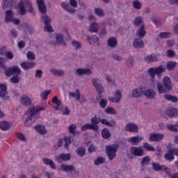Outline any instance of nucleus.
I'll use <instances>...</instances> for the list:
<instances>
[{
	"label": "nucleus",
	"instance_id": "nucleus-23",
	"mask_svg": "<svg viewBox=\"0 0 178 178\" xmlns=\"http://www.w3.org/2000/svg\"><path fill=\"white\" fill-rule=\"evenodd\" d=\"M21 67L24 69V70H29L30 69H33L34 66H35V63L34 62H22L20 64Z\"/></svg>",
	"mask_w": 178,
	"mask_h": 178
},
{
	"label": "nucleus",
	"instance_id": "nucleus-1",
	"mask_svg": "<svg viewBox=\"0 0 178 178\" xmlns=\"http://www.w3.org/2000/svg\"><path fill=\"white\" fill-rule=\"evenodd\" d=\"M17 8L19 9V15L24 16V15H27V8L28 12L31 13L33 16H35V10H34V8L33 7V3L29 0H21L18 5Z\"/></svg>",
	"mask_w": 178,
	"mask_h": 178
},
{
	"label": "nucleus",
	"instance_id": "nucleus-50",
	"mask_svg": "<svg viewBox=\"0 0 178 178\" xmlns=\"http://www.w3.org/2000/svg\"><path fill=\"white\" fill-rule=\"evenodd\" d=\"M76 153L78 155H79V156L83 158V156L86 155V148L84 147H78L76 149Z\"/></svg>",
	"mask_w": 178,
	"mask_h": 178
},
{
	"label": "nucleus",
	"instance_id": "nucleus-40",
	"mask_svg": "<svg viewBox=\"0 0 178 178\" xmlns=\"http://www.w3.org/2000/svg\"><path fill=\"white\" fill-rule=\"evenodd\" d=\"M102 136L103 138L108 140V138H111L112 134H111V131H109V129L104 128L102 131Z\"/></svg>",
	"mask_w": 178,
	"mask_h": 178
},
{
	"label": "nucleus",
	"instance_id": "nucleus-11",
	"mask_svg": "<svg viewBox=\"0 0 178 178\" xmlns=\"http://www.w3.org/2000/svg\"><path fill=\"white\" fill-rule=\"evenodd\" d=\"M60 168L63 172H66L70 175H76V168H74V165L62 164Z\"/></svg>",
	"mask_w": 178,
	"mask_h": 178
},
{
	"label": "nucleus",
	"instance_id": "nucleus-41",
	"mask_svg": "<svg viewBox=\"0 0 178 178\" xmlns=\"http://www.w3.org/2000/svg\"><path fill=\"white\" fill-rule=\"evenodd\" d=\"M157 90L159 91V94H165L168 92V89L162 85L161 83H157Z\"/></svg>",
	"mask_w": 178,
	"mask_h": 178
},
{
	"label": "nucleus",
	"instance_id": "nucleus-36",
	"mask_svg": "<svg viewBox=\"0 0 178 178\" xmlns=\"http://www.w3.org/2000/svg\"><path fill=\"white\" fill-rule=\"evenodd\" d=\"M164 158L168 162H172V161L175 160V154H173L172 150L170 149L168 153L164 155Z\"/></svg>",
	"mask_w": 178,
	"mask_h": 178
},
{
	"label": "nucleus",
	"instance_id": "nucleus-58",
	"mask_svg": "<svg viewBox=\"0 0 178 178\" xmlns=\"http://www.w3.org/2000/svg\"><path fill=\"white\" fill-rule=\"evenodd\" d=\"M102 163H105V158L104 157H98L95 161V165H96V166H99V165H101Z\"/></svg>",
	"mask_w": 178,
	"mask_h": 178
},
{
	"label": "nucleus",
	"instance_id": "nucleus-24",
	"mask_svg": "<svg viewBox=\"0 0 178 178\" xmlns=\"http://www.w3.org/2000/svg\"><path fill=\"white\" fill-rule=\"evenodd\" d=\"M107 45L110 48H116L118 45V40L115 37H111L107 40Z\"/></svg>",
	"mask_w": 178,
	"mask_h": 178
},
{
	"label": "nucleus",
	"instance_id": "nucleus-20",
	"mask_svg": "<svg viewBox=\"0 0 178 178\" xmlns=\"http://www.w3.org/2000/svg\"><path fill=\"white\" fill-rule=\"evenodd\" d=\"M62 8L65 9L66 12H68V13L74 14L76 13V9L72 8L70 6V3H67L66 2H63L61 4Z\"/></svg>",
	"mask_w": 178,
	"mask_h": 178
},
{
	"label": "nucleus",
	"instance_id": "nucleus-39",
	"mask_svg": "<svg viewBox=\"0 0 178 178\" xmlns=\"http://www.w3.org/2000/svg\"><path fill=\"white\" fill-rule=\"evenodd\" d=\"M156 60H158V59L156 56H155L154 54L147 56L145 58V62H146V63H152V62H156Z\"/></svg>",
	"mask_w": 178,
	"mask_h": 178
},
{
	"label": "nucleus",
	"instance_id": "nucleus-52",
	"mask_svg": "<svg viewBox=\"0 0 178 178\" xmlns=\"http://www.w3.org/2000/svg\"><path fill=\"white\" fill-rule=\"evenodd\" d=\"M104 111L107 115H116L118 113V111L112 107H107Z\"/></svg>",
	"mask_w": 178,
	"mask_h": 178
},
{
	"label": "nucleus",
	"instance_id": "nucleus-46",
	"mask_svg": "<svg viewBox=\"0 0 178 178\" xmlns=\"http://www.w3.org/2000/svg\"><path fill=\"white\" fill-rule=\"evenodd\" d=\"M101 123V117H97L95 115L93 118H91V123L93 126H98V124Z\"/></svg>",
	"mask_w": 178,
	"mask_h": 178
},
{
	"label": "nucleus",
	"instance_id": "nucleus-57",
	"mask_svg": "<svg viewBox=\"0 0 178 178\" xmlns=\"http://www.w3.org/2000/svg\"><path fill=\"white\" fill-rule=\"evenodd\" d=\"M107 105H108V100H106V99H100L99 106L102 108V109H105Z\"/></svg>",
	"mask_w": 178,
	"mask_h": 178
},
{
	"label": "nucleus",
	"instance_id": "nucleus-35",
	"mask_svg": "<svg viewBox=\"0 0 178 178\" xmlns=\"http://www.w3.org/2000/svg\"><path fill=\"white\" fill-rule=\"evenodd\" d=\"M42 162L43 163H44V165H49L50 168H51V169H56V165H55V163H54V161L50 159L44 158L42 159Z\"/></svg>",
	"mask_w": 178,
	"mask_h": 178
},
{
	"label": "nucleus",
	"instance_id": "nucleus-43",
	"mask_svg": "<svg viewBox=\"0 0 178 178\" xmlns=\"http://www.w3.org/2000/svg\"><path fill=\"white\" fill-rule=\"evenodd\" d=\"M63 140L65 141L64 147L65 148H69L70 144H72V142L73 141V136H65Z\"/></svg>",
	"mask_w": 178,
	"mask_h": 178
},
{
	"label": "nucleus",
	"instance_id": "nucleus-38",
	"mask_svg": "<svg viewBox=\"0 0 178 178\" xmlns=\"http://www.w3.org/2000/svg\"><path fill=\"white\" fill-rule=\"evenodd\" d=\"M34 129L40 134H47V129L44 125H37L34 127Z\"/></svg>",
	"mask_w": 178,
	"mask_h": 178
},
{
	"label": "nucleus",
	"instance_id": "nucleus-21",
	"mask_svg": "<svg viewBox=\"0 0 178 178\" xmlns=\"http://www.w3.org/2000/svg\"><path fill=\"white\" fill-rule=\"evenodd\" d=\"M36 2L40 12L42 13H47V6H45L44 0H37Z\"/></svg>",
	"mask_w": 178,
	"mask_h": 178
},
{
	"label": "nucleus",
	"instance_id": "nucleus-27",
	"mask_svg": "<svg viewBox=\"0 0 178 178\" xmlns=\"http://www.w3.org/2000/svg\"><path fill=\"white\" fill-rule=\"evenodd\" d=\"M134 47L137 49H141V48H144V42L141 38H136L134 41Z\"/></svg>",
	"mask_w": 178,
	"mask_h": 178
},
{
	"label": "nucleus",
	"instance_id": "nucleus-19",
	"mask_svg": "<svg viewBox=\"0 0 178 178\" xmlns=\"http://www.w3.org/2000/svg\"><path fill=\"white\" fill-rule=\"evenodd\" d=\"M52 102L56 106L55 107L56 111H61V109L63 108V104H62V101L58 99V97L55 96L52 99Z\"/></svg>",
	"mask_w": 178,
	"mask_h": 178
},
{
	"label": "nucleus",
	"instance_id": "nucleus-45",
	"mask_svg": "<svg viewBox=\"0 0 178 178\" xmlns=\"http://www.w3.org/2000/svg\"><path fill=\"white\" fill-rule=\"evenodd\" d=\"M41 19L44 26L47 24H51V22H52V19H51V17H49V16L47 15H42Z\"/></svg>",
	"mask_w": 178,
	"mask_h": 178
},
{
	"label": "nucleus",
	"instance_id": "nucleus-54",
	"mask_svg": "<svg viewBox=\"0 0 178 178\" xmlns=\"http://www.w3.org/2000/svg\"><path fill=\"white\" fill-rule=\"evenodd\" d=\"M132 5L135 9H138V10L141 9V8L143 6V4L138 0L134 1L132 3Z\"/></svg>",
	"mask_w": 178,
	"mask_h": 178
},
{
	"label": "nucleus",
	"instance_id": "nucleus-44",
	"mask_svg": "<svg viewBox=\"0 0 178 178\" xmlns=\"http://www.w3.org/2000/svg\"><path fill=\"white\" fill-rule=\"evenodd\" d=\"M164 99H166V101H170L174 104H176V102H177L178 101V99L176 96H173L171 95H164Z\"/></svg>",
	"mask_w": 178,
	"mask_h": 178
},
{
	"label": "nucleus",
	"instance_id": "nucleus-22",
	"mask_svg": "<svg viewBox=\"0 0 178 178\" xmlns=\"http://www.w3.org/2000/svg\"><path fill=\"white\" fill-rule=\"evenodd\" d=\"M129 143H130L132 145H138V143L143 141V137L140 136H136L134 137H131L128 140Z\"/></svg>",
	"mask_w": 178,
	"mask_h": 178
},
{
	"label": "nucleus",
	"instance_id": "nucleus-34",
	"mask_svg": "<svg viewBox=\"0 0 178 178\" xmlns=\"http://www.w3.org/2000/svg\"><path fill=\"white\" fill-rule=\"evenodd\" d=\"M76 124H71L69 127H68V130H69V133H70L71 134H73L74 136H80V132L76 131Z\"/></svg>",
	"mask_w": 178,
	"mask_h": 178
},
{
	"label": "nucleus",
	"instance_id": "nucleus-14",
	"mask_svg": "<svg viewBox=\"0 0 178 178\" xmlns=\"http://www.w3.org/2000/svg\"><path fill=\"white\" fill-rule=\"evenodd\" d=\"M163 84L164 87L168 90V91H170L172 88H173V84H172V79L169 78V76H164L163 79Z\"/></svg>",
	"mask_w": 178,
	"mask_h": 178
},
{
	"label": "nucleus",
	"instance_id": "nucleus-31",
	"mask_svg": "<svg viewBox=\"0 0 178 178\" xmlns=\"http://www.w3.org/2000/svg\"><path fill=\"white\" fill-rule=\"evenodd\" d=\"M15 16V13H13V11L11 10H7L6 12V23H10L12 20L13 19V17Z\"/></svg>",
	"mask_w": 178,
	"mask_h": 178
},
{
	"label": "nucleus",
	"instance_id": "nucleus-10",
	"mask_svg": "<svg viewBox=\"0 0 178 178\" xmlns=\"http://www.w3.org/2000/svg\"><path fill=\"white\" fill-rule=\"evenodd\" d=\"M165 138V134H156V133H152L149 137V141H154V142H159L162 141Z\"/></svg>",
	"mask_w": 178,
	"mask_h": 178
},
{
	"label": "nucleus",
	"instance_id": "nucleus-5",
	"mask_svg": "<svg viewBox=\"0 0 178 178\" xmlns=\"http://www.w3.org/2000/svg\"><path fill=\"white\" fill-rule=\"evenodd\" d=\"M13 74H17V76L22 74V70H20L19 66H13L6 70L5 75L6 77H10V76H13Z\"/></svg>",
	"mask_w": 178,
	"mask_h": 178
},
{
	"label": "nucleus",
	"instance_id": "nucleus-60",
	"mask_svg": "<svg viewBox=\"0 0 178 178\" xmlns=\"http://www.w3.org/2000/svg\"><path fill=\"white\" fill-rule=\"evenodd\" d=\"M72 45L75 48V49H80V48H81V44L76 40H72Z\"/></svg>",
	"mask_w": 178,
	"mask_h": 178
},
{
	"label": "nucleus",
	"instance_id": "nucleus-16",
	"mask_svg": "<svg viewBox=\"0 0 178 178\" xmlns=\"http://www.w3.org/2000/svg\"><path fill=\"white\" fill-rule=\"evenodd\" d=\"M122 99V92L120 90H116L114 93V97L109 98V101L119 104Z\"/></svg>",
	"mask_w": 178,
	"mask_h": 178
},
{
	"label": "nucleus",
	"instance_id": "nucleus-56",
	"mask_svg": "<svg viewBox=\"0 0 178 178\" xmlns=\"http://www.w3.org/2000/svg\"><path fill=\"white\" fill-rule=\"evenodd\" d=\"M159 37H160V38H170V37H172V33L169 32L160 33Z\"/></svg>",
	"mask_w": 178,
	"mask_h": 178
},
{
	"label": "nucleus",
	"instance_id": "nucleus-53",
	"mask_svg": "<svg viewBox=\"0 0 178 178\" xmlns=\"http://www.w3.org/2000/svg\"><path fill=\"white\" fill-rule=\"evenodd\" d=\"M95 13L97 15V16H99V17H104L105 16V14L104 13V10L99 8H95Z\"/></svg>",
	"mask_w": 178,
	"mask_h": 178
},
{
	"label": "nucleus",
	"instance_id": "nucleus-9",
	"mask_svg": "<svg viewBox=\"0 0 178 178\" xmlns=\"http://www.w3.org/2000/svg\"><path fill=\"white\" fill-rule=\"evenodd\" d=\"M0 97L9 100V93H8V86L5 83H0Z\"/></svg>",
	"mask_w": 178,
	"mask_h": 178
},
{
	"label": "nucleus",
	"instance_id": "nucleus-32",
	"mask_svg": "<svg viewBox=\"0 0 178 178\" xmlns=\"http://www.w3.org/2000/svg\"><path fill=\"white\" fill-rule=\"evenodd\" d=\"M98 30H99V24H98L97 22H92L90 24L88 31L90 33H98Z\"/></svg>",
	"mask_w": 178,
	"mask_h": 178
},
{
	"label": "nucleus",
	"instance_id": "nucleus-26",
	"mask_svg": "<svg viewBox=\"0 0 178 178\" xmlns=\"http://www.w3.org/2000/svg\"><path fill=\"white\" fill-rule=\"evenodd\" d=\"M77 76H83V74H91V70L90 68H78L76 71Z\"/></svg>",
	"mask_w": 178,
	"mask_h": 178
},
{
	"label": "nucleus",
	"instance_id": "nucleus-2",
	"mask_svg": "<svg viewBox=\"0 0 178 178\" xmlns=\"http://www.w3.org/2000/svg\"><path fill=\"white\" fill-rule=\"evenodd\" d=\"M28 116V118L24 122V126L26 127H29V126H31L37 120L38 118H40V115L38 114V111L35 107L31 106L28 111L24 114V116Z\"/></svg>",
	"mask_w": 178,
	"mask_h": 178
},
{
	"label": "nucleus",
	"instance_id": "nucleus-17",
	"mask_svg": "<svg viewBox=\"0 0 178 178\" xmlns=\"http://www.w3.org/2000/svg\"><path fill=\"white\" fill-rule=\"evenodd\" d=\"M143 95H145L148 99H155V92L152 89H145L144 88V93Z\"/></svg>",
	"mask_w": 178,
	"mask_h": 178
},
{
	"label": "nucleus",
	"instance_id": "nucleus-55",
	"mask_svg": "<svg viewBox=\"0 0 178 178\" xmlns=\"http://www.w3.org/2000/svg\"><path fill=\"white\" fill-rule=\"evenodd\" d=\"M10 81L13 84H18L20 81V78L17 75H14L10 78Z\"/></svg>",
	"mask_w": 178,
	"mask_h": 178
},
{
	"label": "nucleus",
	"instance_id": "nucleus-59",
	"mask_svg": "<svg viewBox=\"0 0 178 178\" xmlns=\"http://www.w3.org/2000/svg\"><path fill=\"white\" fill-rule=\"evenodd\" d=\"M51 94V90H44L42 93H41L42 99H48V95Z\"/></svg>",
	"mask_w": 178,
	"mask_h": 178
},
{
	"label": "nucleus",
	"instance_id": "nucleus-42",
	"mask_svg": "<svg viewBox=\"0 0 178 178\" xmlns=\"http://www.w3.org/2000/svg\"><path fill=\"white\" fill-rule=\"evenodd\" d=\"M9 127H10V124L7 121H1L0 122V129L6 131V130H9Z\"/></svg>",
	"mask_w": 178,
	"mask_h": 178
},
{
	"label": "nucleus",
	"instance_id": "nucleus-33",
	"mask_svg": "<svg viewBox=\"0 0 178 178\" xmlns=\"http://www.w3.org/2000/svg\"><path fill=\"white\" fill-rule=\"evenodd\" d=\"M100 123L105 126H108V127H115V126H116V122H115V120H111L108 122L106 119H101Z\"/></svg>",
	"mask_w": 178,
	"mask_h": 178
},
{
	"label": "nucleus",
	"instance_id": "nucleus-8",
	"mask_svg": "<svg viewBox=\"0 0 178 178\" xmlns=\"http://www.w3.org/2000/svg\"><path fill=\"white\" fill-rule=\"evenodd\" d=\"M92 84L93 85V87L96 88V90L99 94H102V92H104V86H102V83H101V80L97 78H94L92 79Z\"/></svg>",
	"mask_w": 178,
	"mask_h": 178
},
{
	"label": "nucleus",
	"instance_id": "nucleus-48",
	"mask_svg": "<svg viewBox=\"0 0 178 178\" xmlns=\"http://www.w3.org/2000/svg\"><path fill=\"white\" fill-rule=\"evenodd\" d=\"M166 128L168 130H170V131H173V133H177L178 129H177V124H167Z\"/></svg>",
	"mask_w": 178,
	"mask_h": 178
},
{
	"label": "nucleus",
	"instance_id": "nucleus-3",
	"mask_svg": "<svg viewBox=\"0 0 178 178\" xmlns=\"http://www.w3.org/2000/svg\"><path fill=\"white\" fill-rule=\"evenodd\" d=\"M166 71V67H165L164 65H159L156 67H151L148 70V73L150 76V77L154 79H155V74H157V76H160L161 74L163 73V72Z\"/></svg>",
	"mask_w": 178,
	"mask_h": 178
},
{
	"label": "nucleus",
	"instance_id": "nucleus-6",
	"mask_svg": "<svg viewBox=\"0 0 178 178\" xmlns=\"http://www.w3.org/2000/svg\"><path fill=\"white\" fill-rule=\"evenodd\" d=\"M50 44H51V45H56V44H60L61 45H66V43L63 40V35H57L56 36L54 35H51Z\"/></svg>",
	"mask_w": 178,
	"mask_h": 178
},
{
	"label": "nucleus",
	"instance_id": "nucleus-29",
	"mask_svg": "<svg viewBox=\"0 0 178 178\" xmlns=\"http://www.w3.org/2000/svg\"><path fill=\"white\" fill-rule=\"evenodd\" d=\"M21 104L24 105V106H30L31 105V99L27 95H24L21 98Z\"/></svg>",
	"mask_w": 178,
	"mask_h": 178
},
{
	"label": "nucleus",
	"instance_id": "nucleus-62",
	"mask_svg": "<svg viewBox=\"0 0 178 178\" xmlns=\"http://www.w3.org/2000/svg\"><path fill=\"white\" fill-rule=\"evenodd\" d=\"M26 58L29 59L30 60H35V54L31 51H29L26 54Z\"/></svg>",
	"mask_w": 178,
	"mask_h": 178
},
{
	"label": "nucleus",
	"instance_id": "nucleus-37",
	"mask_svg": "<svg viewBox=\"0 0 178 178\" xmlns=\"http://www.w3.org/2000/svg\"><path fill=\"white\" fill-rule=\"evenodd\" d=\"M71 159H72V155L70 153L61 154L58 156L57 161L62 159V161H70Z\"/></svg>",
	"mask_w": 178,
	"mask_h": 178
},
{
	"label": "nucleus",
	"instance_id": "nucleus-4",
	"mask_svg": "<svg viewBox=\"0 0 178 178\" xmlns=\"http://www.w3.org/2000/svg\"><path fill=\"white\" fill-rule=\"evenodd\" d=\"M118 149L119 146L118 145L106 146V154L110 161H113V159H115V157L116 156V152H118Z\"/></svg>",
	"mask_w": 178,
	"mask_h": 178
},
{
	"label": "nucleus",
	"instance_id": "nucleus-63",
	"mask_svg": "<svg viewBox=\"0 0 178 178\" xmlns=\"http://www.w3.org/2000/svg\"><path fill=\"white\" fill-rule=\"evenodd\" d=\"M134 63V58H133V57L128 58V60L126 62V65L127 66H128V67H131Z\"/></svg>",
	"mask_w": 178,
	"mask_h": 178
},
{
	"label": "nucleus",
	"instance_id": "nucleus-49",
	"mask_svg": "<svg viewBox=\"0 0 178 178\" xmlns=\"http://www.w3.org/2000/svg\"><path fill=\"white\" fill-rule=\"evenodd\" d=\"M134 24L136 27L141 26L143 24V17H136L134 20Z\"/></svg>",
	"mask_w": 178,
	"mask_h": 178
},
{
	"label": "nucleus",
	"instance_id": "nucleus-47",
	"mask_svg": "<svg viewBox=\"0 0 178 178\" xmlns=\"http://www.w3.org/2000/svg\"><path fill=\"white\" fill-rule=\"evenodd\" d=\"M176 65H177V62L175 61H169L166 64L167 70H173L174 67H176Z\"/></svg>",
	"mask_w": 178,
	"mask_h": 178
},
{
	"label": "nucleus",
	"instance_id": "nucleus-64",
	"mask_svg": "<svg viewBox=\"0 0 178 178\" xmlns=\"http://www.w3.org/2000/svg\"><path fill=\"white\" fill-rule=\"evenodd\" d=\"M167 56L168 58H175L176 56V52L172 49H169L167 51Z\"/></svg>",
	"mask_w": 178,
	"mask_h": 178
},
{
	"label": "nucleus",
	"instance_id": "nucleus-51",
	"mask_svg": "<svg viewBox=\"0 0 178 178\" xmlns=\"http://www.w3.org/2000/svg\"><path fill=\"white\" fill-rule=\"evenodd\" d=\"M143 148L146 150V151H150V152H154L155 151V147H152V145H151L149 143H143Z\"/></svg>",
	"mask_w": 178,
	"mask_h": 178
},
{
	"label": "nucleus",
	"instance_id": "nucleus-7",
	"mask_svg": "<svg viewBox=\"0 0 178 178\" xmlns=\"http://www.w3.org/2000/svg\"><path fill=\"white\" fill-rule=\"evenodd\" d=\"M130 152L134 156H144L145 155V151H144L143 147L134 146L131 147Z\"/></svg>",
	"mask_w": 178,
	"mask_h": 178
},
{
	"label": "nucleus",
	"instance_id": "nucleus-25",
	"mask_svg": "<svg viewBox=\"0 0 178 178\" xmlns=\"http://www.w3.org/2000/svg\"><path fill=\"white\" fill-rule=\"evenodd\" d=\"M146 34L147 31H145V26H144V24H142V26L136 31V35L139 37V38H144Z\"/></svg>",
	"mask_w": 178,
	"mask_h": 178
},
{
	"label": "nucleus",
	"instance_id": "nucleus-28",
	"mask_svg": "<svg viewBox=\"0 0 178 178\" xmlns=\"http://www.w3.org/2000/svg\"><path fill=\"white\" fill-rule=\"evenodd\" d=\"M50 72L54 76H58V77H62L65 75V71L63 70H57L56 68L50 69Z\"/></svg>",
	"mask_w": 178,
	"mask_h": 178
},
{
	"label": "nucleus",
	"instance_id": "nucleus-30",
	"mask_svg": "<svg viewBox=\"0 0 178 178\" xmlns=\"http://www.w3.org/2000/svg\"><path fill=\"white\" fill-rule=\"evenodd\" d=\"M166 113L170 118H175V116H178V111L175 108H168Z\"/></svg>",
	"mask_w": 178,
	"mask_h": 178
},
{
	"label": "nucleus",
	"instance_id": "nucleus-15",
	"mask_svg": "<svg viewBox=\"0 0 178 178\" xmlns=\"http://www.w3.org/2000/svg\"><path fill=\"white\" fill-rule=\"evenodd\" d=\"M131 95L133 98H140V97H143V95H144V87L134 89L132 91Z\"/></svg>",
	"mask_w": 178,
	"mask_h": 178
},
{
	"label": "nucleus",
	"instance_id": "nucleus-13",
	"mask_svg": "<svg viewBox=\"0 0 178 178\" xmlns=\"http://www.w3.org/2000/svg\"><path fill=\"white\" fill-rule=\"evenodd\" d=\"M125 131L129 133H137L138 131V127L136 124L131 122L127 123L125 126Z\"/></svg>",
	"mask_w": 178,
	"mask_h": 178
},
{
	"label": "nucleus",
	"instance_id": "nucleus-12",
	"mask_svg": "<svg viewBox=\"0 0 178 178\" xmlns=\"http://www.w3.org/2000/svg\"><path fill=\"white\" fill-rule=\"evenodd\" d=\"M86 41L90 44V45H99V38L97 35L86 36Z\"/></svg>",
	"mask_w": 178,
	"mask_h": 178
},
{
	"label": "nucleus",
	"instance_id": "nucleus-61",
	"mask_svg": "<svg viewBox=\"0 0 178 178\" xmlns=\"http://www.w3.org/2000/svg\"><path fill=\"white\" fill-rule=\"evenodd\" d=\"M152 166L153 170L155 172H159V170H161V165H159L158 163H153Z\"/></svg>",
	"mask_w": 178,
	"mask_h": 178
},
{
	"label": "nucleus",
	"instance_id": "nucleus-18",
	"mask_svg": "<svg viewBox=\"0 0 178 178\" xmlns=\"http://www.w3.org/2000/svg\"><path fill=\"white\" fill-rule=\"evenodd\" d=\"M99 126H95L91 124H86L81 127L82 131H86V130H94L95 131H98Z\"/></svg>",
	"mask_w": 178,
	"mask_h": 178
}]
</instances>
